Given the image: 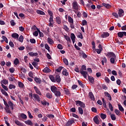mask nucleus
<instances>
[{"mask_svg": "<svg viewBox=\"0 0 126 126\" xmlns=\"http://www.w3.org/2000/svg\"><path fill=\"white\" fill-rule=\"evenodd\" d=\"M3 101L4 102V105L5 106L4 109L6 113L11 114V111H10V109H9V107L11 108V110H12L14 109L13 103H12L11 101H9L7 103V102H6L4 99H3Z\"/></svg>", "mask_w": 126, "mask_h": 126, "instance_id": "1", "label": "nucleus"}, {"mask_svg": "<svg viewBox=\"0 0 126 126\" xmlns=\"http://www.w3.org/2000/svg\"><path fill=\"white\" fill-rule=\"evenodd\" d=\"M51 91L56 96V97H61V95L62 94L61 93V92H60V90L58 89V88H57L55 86H52L51 87Z\"/></svg>", "mask_w": 126, "mask_h": 126, "instance_id": "2", "label": "nucleus"}, {"mask_svg": "<svg viewBox=\"0 0 126 126\" xmlns=\"http://www.w3.org/2000/svg\"><path fill=\"white\" fill-rule=\"evenodd\" d=\"M72 8L73 9H74V10H79L80 6L78 5L77 2L74 1L72 3Z\"/></svg>", "mask_w": 126, "mask_h": 126, "instance_id": "3", "label": "nucleus"}, {"mask_svg": "<svg viewBox=\"0 0 126 126\" xmlns=\"http://www.w3.org/2000/svg\"><path fill=\"white\" fill-rule=\"evenodd\" d=\"M76 105L78 106H80L82 108H85V104L82 101L79 100L76 101Z\"/></svg>", "mask_w": 126, "mask_h": 126, "instance_id": "4", "label": "nucleus"}, {"mask_svg": "<svg viewBox=\"0 0 126 126\" xmlns=\"http://www.w3.org/2000/svg\"><path fill=\"white\" fill-rule=\"evenodd\" d=\"M106 57H108V58L110 59L112 58H117V56L113 52H108L107 54H106Z\"/></svg>", "mask_w": 126, "mask_h": 126, "instance_id": "5", "label": "nucleus"}, {"mask_svg": "<svg viewBox=\"0 0 126 126\" xmlns=\"http://www.w3.org/2000/svg\"><path fill=\"white\" fill-rule=\"evenodd\" d=\"M33 96L35 101H37L38 102H40V101H41V98H40V96L38 95V94H33Z\"/></svg>", "mask_w": 126, "mask_h": 126, "instance_id": "6", "label": "nucleus"}, {"mask_svg": "<svg viewBox=\"0 0 126 126\" xmlns=\"http://www.w3.org/2000/svg\"><path fill=\"white\" fill-rule=\"evenodd\" d=\"M72 124H74V120L73 119H70L68 121V122L66 123V126H70Z\"/></svg>", "mask_w": 126, "mask_h": 126, "instance_id": "7", "label": "nucleus"}, {"mask_svg": "<svg viewBox=\"0 0 126 126\" xmlns=\"http://www.w3.org/2000/svg\"><path fill=\"white\" fill-rule=\"evenodd\" d=\"M118 36L120 38H123L124 36H126V32H122L118 33Z\"/></svg>", "mask_w": 126, "mask_h": 126, "instance_id": "8", "label": "nucleus"}, {"mask_svg": "<svg viewBox=\"0 0 126 126\" xmlns=\"http://www.w3.org/2000/svg\"><path fill=\"white\" fill-rule=\"evenodd\" d=\"M80 72L81 74H82V75H83V76L84 77V78H87V75L88 74L87 72H86L85 71H83V70H80Z\"/></svg>", "mask_w": 126, "mask_h": 126, "instance_id": "9", "label": "nucleus"}, {"mask_svg": "<svg viewBox=\"0 0 126 126\" xmlns=\"http://www.w3.org/2000/svg\"><path fill=\"white\" fill-rule=\"evenodd\" d=\"M12 38L15 39L16 40H18V38L19 37V35L17 33H12L11 35Z\"/></svg>", "mask_w": 126, "mask_h": 126, "instance_id": "10", "label": "nucleus"}, {"mask_svg": "<svg viewBox=\"0 0 126 126\" xmlns=\"http://www.w3.org/2000/svg\"><path fill=\"white\" fill-rule=\"evenodd\" d=\"M33 89H34V91H35L36 94H38L40 96L42 95V93H41V92L38 89V88H37V87L34 86Z\"/></svg>", "mask_w": 126, "mask_h": 126, "instance_id": "11", "label": "nucleus"}, {"mask_svg": "<svg viewBox=\"0 0 126 126\" xmlns=\"http://www.w3.org/2000/svg\"><path fill=\"white\" fill-rule=\"evenodd\" d=\"M118 14H119V17H123L124 14V10L122 9H119L118 12Z\"/></svg>", "mask_w": 126, "mask_h": 126, "instance_id": "12", "label": "nucleus"}, {"mask_svg": "<svg viewBox=\"0 0 126 126\" xmlns=\"http://www.w3.org/2000/svg\"><path fill=\"white\" fill-rule=\"evenodd\" d=\"M25 124H26V125H27L28 126H33V122H32L31 120H27L25 121Z\"/></svg>", "mask_w": 126, "mask_h": 126, "instance_id": "13", "label": "nucleus"}, {"mask_svg": "<svg viewBox=\"0 0 126 126\" xmlns=\"http://www.w3.org/2000/svg\"><path fill=\"white\" fill-rule=\"evenodd\" d=\"M104 94L106 97H108V100L112 101V96H111V94H109L107 92H105Z\"/></svg>", "mask_w": 126, "mask_h": 126, "instance_id": "14", "label": "nucleus"}, {"mask_svg": "<svg viewBox=\"0 0 126 126\" xmlns=\"http://www.w3.org/2000/svg\"><path fill=\"white\" fill-rule=\"evenodd\" d=\"M109 36H110V33H109L108 32H103L101 34L102 38H107V37H109Z\"/></svg>", "mask_w": 126, "mask_h": 126, "instance_id": "15", "label": "nucleus"}, {"mask_svg": "<svg viewBox=\"0 0 126 126\" xmlns=\"http://www.w3.org/2000/svg\"><path fill=\"white\" fill-rule=\"evenodd\" d=\"M19 116L23 120H26L27 119V116L24 113H20Z\"/></svg>", "mask_w": 126, "mask_h": 126, "instance_id": "16", "label": "nucleus"}, {"mask_svg": "<svg viewBox=\"0 0 126 126\" xmlns=\"http://www.w3.org/2000/svg\"><path fill=\"white\" fill-rule=\"evenodd\" d=\"M102 5L107 9L111 8V7H112V6L110 4H107L106 3H102Z\"/></svg>", "mask_w": 126, "mask_h": 126, "instance_id": "17", "label": "nucleus"}, {"mask_svg": "<svg viewBox=\"0 0 126 126\" xmlns=\"http://www.w3.org/2000/svg\"><path fill=\"white\" fill-rule=\"evenodd\" d=\"M1 84L2 85L3 84L4 85H6V84H8V80L6 79H3L1 81Z\"/></svg>", "mask_w": 126, "mask_h": 126, "instance_id": "18", "label": "nucleus"}, {"mask_svg": "<svg viewBox=\"0 0 126 126\" xmlns=\"http://www.w3.org/2000/svg\"><path fill=\"white\" fill-rule=\"evenodd\" d=\"M71 39L73 43L74 44V42H75V35H74V33L71 34Z\"/></svg>", "mask_w": 126, "mask_h": 126, "instance_id": "19", "label": "nucleus"}, {"mask_svg": "<svg viewBox=\"0 0 126 126\" xmlns=\"http://www.w3.org/2000/svg\"><path fill=\"white\" fill-rule=\"evenodd\" d=\"M43 72H45V73H48L49 72H51V69L49 68L48 67H45L43 69Z\"/></svg>", "mask_w": 126, "mask_h": 126, "instance_id": "20", "label": "nucleus"}, {"mask_svg": "<svg viewBox=\"0 0 126 126\" xmlns=\"http://www.w3.org/2000/svg\"><path fill=\"white\" fill-rule=\"evenodd\" d=\"M62 74H63V75H65V76H67V75H68V73L66 69H63V70Z\"/></svg>", "mask_w": 126, "mask_h": 126, "instance_id": "21", "label": "nucleus"}, {"mask_svg": "<svg viewBox=\"0 0 126 126\" xmlns=\"http://www.w3.org/2000/svg\"><path fill=\"white\" fill-rule=\"evenodd\" d=\"M88 79H89L90 82H91V83H92V84H93V83H94V78L93 77L88 76Z\"/></svg>", "mask_w": 126, "mask_h": 126, "instance_id": "22", "label": "nucleus"}, {"mask_svg": "<svg viewBox=\"0 0 126 126\" xmlns=\"http://www.w3.org/2000/svg\"><path fill=\"white\" fill-rule=\"evenodd\" d=\"M89 95L90 96L91 99L93 100V101L95 100V97H94V95L92 92H90L89 94Z\"/></svg>", "mask_w": 126, "mask_h": 126, "instance_id": "23", "label": "nucleus"}, {"mask_svg": "<svg viewBox=\"0 0 126 126\" xmlns=\"http://www.w3.org/2000/svg\"><path fill=\"white\" fill-rule=\"evenodd\" d=\"M46 96L48 99H52V98H53V95L50 93H47Z\"/></svg>", "mask_w": 126, "mask_h": 126, "instance_id": "24", "label": "nucleus"}, {"mask_svg": "<svg viewBox=\"0 0 126 126\" xmlns=\"http://www.w3.org/2000/svg\"><path fill=\"white\" fill-rule=\"evenodd\" d=\"M55 80L58 83H60V82H61V77H60V75H56Z\"/></svg>", "mask_w": 126, "mask_h": 126, "instance_id": "25", "label": "nucleus"}, {"mask_svg": "<svg viewBox=\"0 0 126 126\" xmlns=\"http://www.w3.org/2000/svg\"><path fill=\"white\" fill-rule=\"evenodd\" d=\"M36 13H37V14H40V15H45V12L40 10H37Z\"/></svg>", "mask_w": 126, "mask_h": 126, "instance_id": "26", "label": "nucleus"}, {"mask_svg": "<svg viewBox=\"0 0 126 126\" xmlns=\"http://www.w3.org/2000/svg\"><path fill=\"white\" fill-rule=\"evenodd\" d=\"M108 106L110 111L111 112H113L114 111V107H113V105H112V103H111V102L108 103Z\"/></svg>", "mask_w": 126, "mask_h": 126, "instance_id": "27", "label": "nucleus"}, {"mask_svg": "<svg viewBox=\"0 0 126 126\" xmlns=\"http://www.w3.org/2000/svg\"><path fill=\"white\" fill-rule=\"evenodd\" d=\"M15 124L17 125V126H23V123H21L20 122H19L18 120H16L15 121Z\"/></svg>", "mask_w": 126, "mask_h": 126, "instance_id": "28", "label": "nucleus"}, {"mask_svg": "<svg viewBox=\"0 0 126 126\" xmlns=\"http://www.w3.org/2000/svg\"><path fill=\"white\" fill-rule=\"evenodd\" d=\"M94 122L96 124V125H99V120H98V118L97 117H94Z\"/></svg>", "mask_w": 126, "mask_h": 126, "instance_id": "29", "label": "nucleus"}, {"mask_svg": "<svg viewBox=\"0 0 126 126\" xmlns=\"http://www.w3.org/2000/svg\"><path fill=\"white\" fill-rule=\"evenodd\" d=\"M47 41L50 45H53V43H54V40L49 37L47 39Z\"/></svg>", "mask_w": 126, "mask_h": 126, "instance_id": "30", "label": "nucleus"}, {"mask_svg": "<svg viewBox=\"0 0 126 126\" xmlns=\"http://www.w3.org/2000/svg\"><path fill=\"white\" fill-rule=\"evenodd\" d=\"M34 81L39 84H40V83L41 82V79L37 77L34 78Z\"/></svg>", "mask_w": 126, "mask_h": 126, "instance_id": "31", "label": "nucleus"}, {"mask_svg": "<svg viewBox=\"0 0 126 126\" xmlns=\"http://www.w3.org/2000/svg\"><path fill=\"white\" fill-rule=\"evenodd\" d=\"M64 37L67 41V42H71V40H70V37L69 36H67V35H64Z\"/></svg>", "mask_w": 126, "mask_h": 126, "instance_id": "32", "label": "nucleus"}, {"mask_svg": "<svg viewBox=\"0 0 126 126\" xmlns=\"http://www.w3.org/2000/svg\"><path fill=\"white\" fill-rule=\"evenodd\" d=\"M18 84L19 87H20V88H24V84L22 82H18Z\"/></svg>", "mask_w": 126, "mask_h": 126, "instance_id": "33", "label": "nucleus"}, {"mask_svg": "<svg viewBox=\"0 0 126 126\" xmlns=\"http://www.w3.org/2000/svg\"><path fill=\"white\" fill-rule=\"evenodd\" d=\"M32 65H33V66L36 68L37 69H38V63L36 62H33L32 63Z\"/></svg>", "mask_w": 126, "mask_h": 126, "instance_id": "34", "label": "nucleus"}, {"mask_svg": "<svg viewBox=\"0 0 126 126\" xmlns=\"http://www.w3.org/2000/svg\"><path fill=\"white\" fill-rule=\"evenodd\" d=\"M101 63H102V65H104V63H107V58H106V57H103L102 58Z\"/></svg>", "mask_w": 126, "mask_h": 126, "instance_id": "35", "label": "nucleus"}, {"mask_svg": "<svg viewBox=\"0 0 126 126\" xmlns=\"http://www.w3.org/2000/svg\"><path fill=\"white\" fill-rule=\"evenodd\" d=\"M110 117L112 121H116V119H117L116 115H115L114 114H111Z\"/></svg>", "mask_w": 126, "mask_h": 126, "instance_id": "36", "label": "nucleus"}, {"mask_svg": "<svg viewBox=\"0 0 126 126\" xmlns=\"http://www.w3.org/2000/svg\"><path fill=\"white\" fill-rule=\"evenodd\" d=\"M49 78L51 80V81H52V82H56V80L55 79V77H54V76L50 75L49 76Z\"/></svg>", "mask_w": 126, "mask_h": 126, "instance_id": "37", "label": "nucleus"}, {"mask_svg": "<svg viewBox=\"0 0 126 126\" xmlns=\"http://www.w3.org/2000/svg\"><path fill=\"white\" fill-rule=\"evenodd\" d=\"M56 22L58 24H61V23H62V21L61 20V18L60 17H56Z\"/></svg>", "mask_w": 126, "mask_h": 126, "instance_id": "38", "label": "nucleus"}, {"mask_svg": "<svg viewBox=\"0 0 126 126\" xmlns=\"http://www.w3.org/2000/svg\"><path fill=\"white\" fill-rule=\"evenodd\" d=\"M0 91L1 93L5 96H8V94H7V93H6V92H5V91H4L3 89H1L0 90Z\"/></svg>", "mask_w": 126, "mask_h": 126, "instance_id": "39", "label": "nucleus"}, {"mask_svg": "<svg viewBox=\"0 0 126 126\" xmlns=\"http://www.w3.org/2000/svg\"><path fill=\"white\" fill-rule=\"evenodd\" d=\"M116 59V58H114V57L110 58L111 63H112L113 64H115Z\"/></svg>", "mask_w": 126, "mask_h": 126, "instance_id": "40", "label": "nucleus"}, {"mask_svg": "<svg viewBox=\"0 0 126 126\" xmlns=\"http://www.w3.org/2000/svg\"><path fill=\"white\" fill-rule=\"evenodd\" d=\"M19 63V60H18V59L16 58L14 61V64H15V65H17V64H18Z\"/></svg>", "mask_w": 126, "mask_h": 126, "instance_id": "41", "label": "nucleus"}, {"mask_svg": "<svg viewBox=\"0 0 126 126\" xmlns=\"http://www.w3.org/2000/svg\"><path fill=\"white\" fill-rule=\"evenodd\" d=\"M68 21L70 24L73 23V19H72V18L70 16L68 17Z\"/></svg>", "mask_w": 126, "mask_h": 126, "instance_id": "42", "label": "nucleus"}, {"mask_svg": "<svg viewBox=\"0 0 126 126\" xmlns=\"http://www.w3.org/2000/svg\"><path fill=\"white\" fill-rule=\"evenodd\" d=\"M74 12H75V14H77L78 17H81V13L80 12H77L76 10H73Z\"/></svg>", "mask_w": 126, "mask_h": 126, "instance_id": "43", "label": "nucleus"}, {"mask_svg": "<svg viewBox=\"0 0 126 126\" xmlns=\"http://www.w3.org/2000/svg\"><path fill=\"white\" fill-rule=\"evenodd\" d=\"M100 117L101 118V119L102 120H105V119H106V118H107V115H106V114L101 113L100 114Z\"/></svg>", "mask_w": 126, "mask_h": 126, "instance_id": "44", "label": "nucleus"}, {"mask_svg": "<svg viewBox=\"0 0 126 126\" xmlns=\"http://www.w3.org/2000/svg\"><path fill=\"white\" fill-rule=\"evenodd\" d=\"M63 62L66 65H68V61H67V59H66V58H64L63 59Z\"/></svg>", "mask_w": 126, "mask_h": 126, "instance_id": "45", "label": "nucleus"}, {"mask_svg": "<svg viewBox=\"0 0 126 126\" xmlns=\"http://www.w3.org/2000/svg\"><path fill=\"white\" fill-rule=\"evenodd\" d=\"M78 111L79 114L81 115H83V109L81 107H78Z\"/></svg>", "mask_w": 126, "mask_h": 126, "instance_id": "46", "label": "nucleus"}, {"mask_svg": "<svg viewBox=\"0 0 126 126\" xmlns=\"http://www.w3.org/2000/svg\"><path fill=\"white\" fill-rule=\"evenodd\" d=\"M23 39H24V38L23 37V35H20L18 40L19 42L22 43L23 42Z\"/></svg>", "mask_w": 126, "mask_h": 126, "instance_id": "47", "label": "nucleus"}, {"mask_svg": "<svg viewBox=\"0 0 126 126\" xmlns=\"http://www.w3.org/2000/svg\"><path fill=\"white\" fill-rule=\"evenodd\" d=\"M41 104L43 106H46V105H48V106H49V102H47L46 101H41Z\"/></svg>", "mask_w": 126, "mask_h": 126, "instance_id": "48", "label": "nucleus"}, {"mask_svg": "<svg viewBox=\"0 0 126 126\" xmlns=\"http://www.w3.org/2000/svg\"><path fill=\"white\" fill-rule=\"evenodd\" d=\"M118 107L120 111H121V112H124V108L123 107V106H122V105L118 104Z\"/></svg>", "mask_w": 126, "mask_h": 126, "instance_id": "49", "label": "nucleus"}, {"mask_svg": "<svg viewBox=\"0 0 126 126\" xmlns=\"http://www.w3.org/2000/svg\"><path fill=\"white\" fill-rule=\"evenodd\" d=\"M37 31L39 33L40 37H44V34L43 33V32H41V31H40V30L39 29H37Z\"/></svg>", "mask_w": 126, "mask_h": 126, "instance_id": "50", "label": "nucleus"}, {"mask_svg": "<svg viewBox=\"0 0 126 126\" xmlns=\"http://www.w3.org/2000/svg\"><path fill=\"white\" fill-rule=\"evenodd\" d=\"M44 46L46 50H47L48 52H50V47L49 46V45L47 44H45Z\"/></svg>", "mask_w": 126, "mask_h": 126, "instance_id": "51", "label": "nucleus"}, {"mask_svg": "<svg viewBox=\"0 0 126 126\" xmlns=\"http://www.w3.org/2000/svg\"><path fill=\"white\" fill-rule=\"evenodd\" d=\"M63 28L64 30H65V31H67V32L69 31V29L67 26H66V25H64L63 27Z\"/></svg>", "mask_w": 126, "mask_h": 126, "instance_id": "52", "label": "nucleus"}, {"mask_svg": "<svg viewBox=\"0 0 126 126\" xmlns=\"http://www.w3.org/2000/svg\"><path fill=\"white\" fill-rule=\"evenodd\" d=\"M1 86H2V88H3V89H4V90H5V91H8V88H7V87H6L4 84H2Z\"/></svg>", "mask_w": 126, "mask_h": 126, "instance_id": "53", "label": "nucleus"}, {"mask_svg": "<svg viewBox=\"0 0 126 126\" xmlns=\"http://www.w3.org/2000/svg\"><path fill=\"white\" fill-rule=\"evenodd\" d=\"M82 25H83V26L87 25V21H86L85 20H83L82 22Z\"/></svg>", "mask_w": 126, "mask_h": 126, "instance_id": "54", "label": "nucleus"}, {"mask_svg": "<svg viewBox=\"0 0 126 126\" xmlns=\"http://www.w3.org/2000/svg\"><path fill=\"white\" fill-rule=\"evenodd\" d=\"M47 117L50 119H54L55 118V116H54L53 114H48Z\"/></svg>", "mask_w": 126, "mask_h": 126, "instance_id": "55", "label": "nucleus"}, {"mask_svg": "<svg viewBox=\"0 0 126 126\" xmlns=\"http://www.w3.org/2000/svg\"><path fill=\"white\" fill-rule=\"evenodd\" d=\"M8 87L10 89H14L15 88V86L12 84H10Z\"/></svg>", "mask_w": 126, "mask_h": 126, "instance_id": "56", "label": "nucleus"}, {"mask_svg": "<svg viewBox=\"0 0 126 126\" xmlns=\"http://www.w3.org/2000/svg\"><path fill=\"white\" fill-rule=\"evenodd\" d=\"M112 15L114 16L116 18H119V15L117 13H113Z\"/></svg>", "mask_w": 126, "mask_h": 126, "instance_id": "57", "label": "nucleus"}, {"mask_svg": "<svg viewBox=\"0 0 126 126\" xmlns=\"http://www.w3.org/2000/svg\"><path fill=\"white\" fill-rule=\"evenodd\" d=\"M115 113L117 115V116H120L121 114L120 113V111L117 109H115Z\"/></svg>", "mask_w": 126, "mask_h": 126, "instance_id": "58", "label": "nucleus"}, {"mask_svg": "<svg viewBox=\"0 0 126 126\" xmlns=\"http://www.w3.org/2000/svg\"><path fill=\"white\" fill-rule=\"evenodd\" d=\"M112 73L113 75H115V76H117L118 75V73L117 72V71L116 70H113L112 71Z\"/></svg>", "mask_w": 126, "mask_h": 126, "instance_id": "59", "label": "nucleus"}, {"mask_svg": "<svg viewBox=\"0 0 126 126\" xmlns=\"http://www.w3.org/2000/svg\"><path fill=\"white\" fill-rule=\"evenodd\" d=\"M28 114L30 119H33V116H32V114H31L30 111H28Z\"/></svg>", "mask_w": 126, "mask_h": 126, "instance_id": "60", "label": "nucleus"}, {"mask_svg": "<svg viewBox=\"0 0 126 126\" xmlns=\"http://www.w3.org/2000/svg\"><path fill=\"white\" fill-rule=\"evenodd\" d=\"M80 70H82L83 71H84V70H86V66L83 65Z\"/></svg>", "mask_w": 126, "mask_h": 126, "instance_id": "61", "label": "nucleus"}, {"mask_svg": "<svg viewBox=\"0 0 126 126\" xmlns=\"http://www.w3.org/2000/svg\"><path fill=\"white\" fill-rule=\"evenodd\" d=\"M38 32V31H35L34 32H33V36L37 37V36H38V35L39 34V33Z\"/></svg>", "mask_w": 126, "mask_h": 126, "instance_id": "62", "label": "nucleus"}, {"mask_svg": "<svg viewBox=\"0 0 126 126\" xmlns=\"http://www.w3.org/2000/svg\"><path fill=\"white\" fill-rule=\"evenodd\" d=\"M58 49H59V50H63V45L62 44H58L57 46Z\"/></svg>", "mask_w": 126, "mask_h": 126, "instance_id": "63", "label": "nucleus"}, {"mask_svg": "<svg viewBox=\"0 0 126 126\" xmlns=\"http://www.w3.org/2000/svg\"><path fill=\"white\" fill-rule=\"evenodd\" d=\"M95 51L96 52L97 54H101L102 50H101V49H96Z\"/></svg>", "mask_w": 126, "mask_h": 126, "instance_id": "64", "label": "nucleus"}]
</instances>
